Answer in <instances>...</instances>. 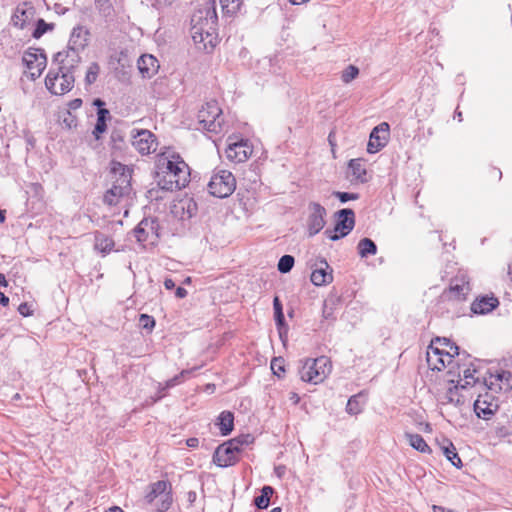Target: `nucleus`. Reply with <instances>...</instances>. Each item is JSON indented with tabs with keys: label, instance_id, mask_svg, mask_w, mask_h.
Listing matches in <instances>:
<instances>
[{
	"label": "nucleus",
	"instance_id": "f257e3e1",
	"mask_svg": "<svg viewBox=\"0 0 512 512\" xmlns=\"http://www.w3.org/2000/svg\"><path fill=\"white\" fill-rule=\"evenodd\" d=\"M157 183L165 191L180 190L190 181V169L174 152H164L157 160Z\"/></svg>",
	"mask_w": 512,
	"mask_h": 512
},
{
	"label": "nucleus",
	"instance_id": "f03ea898",
	"mask_svg": "<svg viewBox=\"0 0 512 512\" xmlns=\"http://www.w3.org/2000/svg\"><path fill=\"white\" fill-rule=\"evenodd\" d=\"M111 173L115 179L112 187L104 195V202L116 205L122 197L129 195L131 191V173L129 168L119 162H113Z\"/></svg>",
	"mask_w": 512,
	"mask_h": 512
},
{
	"label": "nucleus",
	"instance_id": "7ed1b4c3",
	"mask_svg": "<svg viewBox=\"0 0 512 512\" xmlns=\"http://www.w3.org/2000/svg\"><path fill=\"white\" fill-rule=\"evenodd\" d=\"M331 371L330 360L321 356L316 359H305L299 369V376L302 381L319 384L324 381Z\"/></svg>",
	"mask_w": 512,
	"mask_h": 512
},
{
	"label": "nucleus",
	"instance_id": "20e7f679",
	"mask_svg": "<svg viewBox=\"0 0 512 512\" xmlns=\"http://www.w3.org/2000/svg\"><path fill=\"white\" fill-rule=\"evenodd\" d=\"M217 20L216 11L213 7H205L195 12L191 18L192 38L195 43H202L205 38L211 36L209 29L213 28Z\"/></svg>",
	"mask_w": 512,
	"mask_h": 512
},
{
	"label": "nucleus",
	"instance_id": "39448f33",
	"mask_svg": "<svg viewBox=\"0 0 512 512\" xmlns=\"http://www.w3.org/2000/svg\"><path fill=\"white\" fill-rule=\"evenodd\" d=\"M249 438V435L234 438L218 446L213 455V462L220 467L234 465L239 460L242 445H247Z\"/></svg>",
	"mask_w": 512,
	"mask_h": 512
},
{
	"label": "nucleus",
	"instance_id": "423d86ee",
	"mask_svg": "<svg viewBox=\"0 0 512 512\" xmlns=\"http://www.w3.org/2000/svg\"><path fill=\"white\" fill-rule=\"evenodd\" d=\"M198 129L206 130L213 133L222 131V111L218 103L214 100L206 102L197 114Z\"/></svg>",
	"mask_w": 512,
	"mask_h": 512
},
{
	"label": "nucleus",
	"instance_id": "0eeeda50",
	"mask_svg": "<svg viewBox=\"0 0 512 512\" xmlns=\"http://www.w3.org/2000/svg\"><path fill=\"white\" fill-rule=\"evenodd\" d=\"M236 188V180L233 174L227 170L216 171L209 183V193L218 198H226L230 196Z\"/></svg>",
	"mask_w": 512,
	"mask_h": 512
},
{
	"label": "nucleus",
	"instance_id": "6e6552de",
	"mask_svg": "<svg viewBox=\"0 0 512 512\" xmlns=\"http://www.w3.org/2000/svg\"><path fill=\"white\" fill-rule=\"evenodd\" d=\"M74 75L67 72L49 71L45 79L47 89L55 95H63L69 92L74 85Z\"/></svg>",
	"mask_w": 512,
	"mask_h": 512
},
{
	"label": "nucleus",
	"instance_id": "1a4fd4ad",
	"mask_svg": "<svg viewBox=\"0 0 512 512\" xmlns=\"http://www.w3.org/2000/svg\"><path fill=\"white\" fill-rule=\"evenodd\" d=\"M338 221L333 230H325V235L332 241L339 240L348 235L354 228V212L351 209H342L338 211Z\"/></svg>",
	"mask_w": 512,
	"mask_h": 512
},
{
	"label": "nucleus",
	"instance_id": "9d476101",
	"mask_svg": "<svg viewBox=\"0 0 512 512\" xmlns=\"http://www.w3.org/2000/svg\"><path fill=\"white\" fill-rule=\"evenodd\" d=\"M227 143L226 157L235 163L245 162L253 152L252 146L247 140L229 137Z\"/></svg>",
	"mask_w": 512,
	"mask_h": 512
},
{
	"label": "nucleus",
	"instance_id": "9b49d317",
	"mask_svg": "<svg viewBox=\"0 0 512 512\" xmlns=\"http://www.w3.org/2000/svg\"><path fill=\"white\" fill-rule=\"evenodd\" d=\"M389 135L390 127L387 122H382L374 127L370 133L367 151L371 154L380 151L388 143Z\"/></svg>",
	"mask_w": 512,
	"mask_h": 512
},
{
	"label": "nucleus",
	"instance_id": "f8f14e48",
	"mask_svg": "<svg viewBox=\"0 0 512 512\" xmlns=\"http://www.w3.org/2000/svg\"><path fill=\"white\" fill-rule=\"evenodd\" d=\"M453 362L451 351H445L431 344L427 350V363L433 370L441 371Z\"/></svg>",
	"mask_w": 512,
	"mask_h": 512
},
{
	"label": "nucleus",
	"instance_id": "ddd939ff",
	"mask_svg": "<svg viewBox=\"0 0 512 512\" xmlns=\"http://www.w3.org/2000/svg\"><path fill=\"white\" fill-rule=\"evenodd\" d=\"M308 208L307 230L309 236H314L319 233L325 225L326 210L317 202H311Z\"/></svg>",
	"mask_w": 512,
	"mask_h": 512
},
{
	"label": "nucleus",
	"instance_id": "4468645a",
	"mask_svg": "<svg viewBox=\"0 0 512 512\" xmlns=\"http://www.w3.org/2000/svg\"><path fill=\"white\" fill-rule=\"evenodd\" d=\"M138 242L153 244L159 237L158 224L152 218H144L133 230Z\"/></svg>",
	"mask_w": 512,
	"mask_h": 512
},
{
	"label": "nucleus",
	"instance_id": "2eb2a0df",
	"mask_svg": "<svg viewBox=\"0 0 512 512\" xmlns=\"http://www.w3.org/2000/svg\"><path fill=\"white\" fill-rule=\"evenodd\" d=\"M80 51L68 48L58 52L55 55V62L58 64L60 72L74 73V70L78 67L81 57Z\"/></svg>",
	"mask_w": 512,
	"mask_h": 512
},
{
	"label": "nucleus",
	"instance_id": "dca6fc26",
	"mask_svg": "<svg viewBox=\"0 0 512 512\" xmlns=\"http://www.w3.org/2000/svg\"><path fill=\"white\" fill-rule=\"evenodd\" d=\"M22 61L27 68V72L33 79L39 77L46 67L45 55L37 51L25 52Z\"/></svg>",
	"mask_w": 512,
	"mask_h": 512
},
{
	"label": "nucleus",
	"instance_id": "f3484780",
	"mask_svg": "<svg viewBox=\"0 0 512 512\" xmlns=\"http://www.w3.org/2000/svg\"><path fill=\"white\" fill-rule=\"evenodd\" d=\"M133 146L142 155L156 151L157 143L154 134L148 130H140L133 135Z\"/></svg>",
	"mask_w": 512,
	"mask_h": 512
},
{
	"label": "nucleus",
	"instance_id": "a211bd4d",
	"mask_svg": "<svg viewBox=\"0 0 512 512\" xmlns=\"http://www.w3.org/2000/svg\"><path fill=\"white\" fill-rule=\"evenodd\" d=\"M498 405L493 402V397L486 393L479 395L474 402V411L479 418L489 419L497 410Z\"/></svg>",
	"mask_w": 512,
	"mask_h": 512
},
{
	"label": "nucleus",
	"instance_id": "6ab92c4d",
	"mask_svg": "<svg viewBox=\"0 0 512 512\" xmlns=\"http://www.w3.org/2000/svg\"><path fill=\"white\" fill-rule=\"evenodd\" d=\"M89 35L88 29L84 26L79 25L73 28L67 47L78 51L84 50L88 44Z\"/></svg>",
	"mask_w": 512,
	"mask_h": 512
},
{
	"label": "nucleus",
	"instance_id": "aec40b11",
	"mask_svg": "<svg viewBox=\"0 0 512 512\" xmlns=\"http://www.w3.org/2000/svg\"><path fill=\"white\" fill-rule=\"evenodd\" d=\"M137 66L144 78H152L160 67L158 60L151 54L142 55L137 61Z\"/></svg>",
	"mask_w": 512,
	"mask_h": 512
},
{
	"label": "nucleus",
	"instance_id": "412c9836",
	"mask_svg": "<svg viewBox=\"0 0 512 512\" xmlns=\"http://www.w3.org/2000/svg\"><path fill=\"white\" fill-rule=\"evenodd\" d=\"M170 487L169 483L166 481H157L151 485V491L148 493L146 498L149 502L154 501L157 497L161 496L163 498V506L165 509L168 508L169 502L166 503V500L169 497V493L167 492Z\"/></svg>",
	"mask_w": 512,
	"mask_h": 512
},
{
	"label": "nucleus",
	"instance_id": "4be33fe9",
	"mask_svg": "<svg viewBox=\"0 0 512 512\" xmlns=\"http://www.w3.org/2000/svg\"><path fill=\"white\" fill-rule=\"evenodd\" d=\"M322 266L315 269L311 274V282L316 286L327 285L332 282L333 276L327 269L329 265L326 260L321 261Z\"/></svg>",
	"mask_w": 512,
	"mask_h": 512
},
{
	"label": "nucleus",
	"instance_id": "5701e85b",
	"mask_svg": "<svg viewBox=\"0 0 512 512\" xmlns=\"http://www.w3.org/2000/svg\"><path fill=\"white\" fill-rule=\"evenodd\" d=\"M498 303L499 302L495 297H483L472 303L471 310L475 314H486L496 308Z\"/></svg>",
	"mask_w": 512,
	"mask_h": 512
},
{
	"label": "nucleus",
	"instance_id": "b1692460",
	"mask_svg": "<svg viewBox=\"0 0 512 512\" xmlns=\"http://www.w3.org/2000/svg\"><path fill=\"white\" fill-rule=\"evenodd\" d=\"M469 291L470 285L464 276L456 277L451 281L450 292L453 293L456 297L460 298L465 296Z\"/></svg>",
	"mask_w": 512,
	"mask_h": 512
},
{
	"label": "nucleus",
	"instance_id": "393cba45",
	"mask_svg": "<svg viewBox=\"0 0 512 512\" xmlns=\"http://www.w3.org/2000/svg\"><path fill=\"white\" fill-rule=\"evenodd\" d=\"M365 400L362 394L353 395L346 405V412L350 415H358L363 411Z\"/></svg>",
	"mask_w": 512,
	"mask_h": 512
},
{
	"label": "nucleus",
	"instance_id": "a878e982",
	"mask_svg": "<svg viewBox=\"0 0 512 512\" xmlns=\"http://www.w3.org/2000/svg\"><path fill=\"white\" fill-rule=\"evenodd\" d=\"M113 247L114 241L112 238L102 233H97L95 235V249L101 252L103 255L109 253Z\"/></svg>",
	"mask_w": 512,
	"mask_h": 512
},
{
	"label": "nucleus",
	"instance_id": "bb28decb",
	"mask_svg": "<svg viewBox=\"0 0 512 512\" xmlns=\"http://www.w3.org/2000/svg\"><path fill=\"white\" fill-rule=\"evenodd\" d=\"M109 116V111L105 108H99L97 112V122L93 130V135L96 139H99L100 134L106 131L107 125L106 120Z\"/></svg>",
	"mask_w": 512,
	"mask_h": 512
},
{
	"label": "nucleus",
	"instance_id": "cd10ccee",
	"mask_svg": "<svg viewBox=\"0 0 512 512\" xmlns=\"http://www.w3.org/2000/svg\"><path fill=\"white\" fill-rule=\"evenodd\" d=\"M405 437L408 440L409 444L417 451L422 453L430 452V447L428 446V444L421 435L406 433Z\"/></svg>",
	"mask_w": 512,
	"mask_h": 512
},
{
	"label": "nucleus",
	"instance_id": "c85d7f7f",
	"mask_svg": "<svg viewBox=\"0 0 512 512\" xmlns=\"http://www.w3.org/2000/svg\"><path fill=\"white\" fill-rule=\"evenodd\" d=\"M233 425V414L228 411H223L219 416V427L222 435H228L233 430Z\"/></svg>",
	"mask_w": 512,
	"mask_h": 512
},
{
	"label": "nucleus",
	"instance_id": "c756f323",
	"mask_svg": "<svg viewBox=\"0 0 512 512\" xmlns=\"http://www.w3.org/2000/svg\"><path fill=\"white\" fill-rule=\"evenodd\" d=\"M359 255L364 258L368 255H375L377 253L376 244L369 238H363L358 243Z\"/></svg>",
	"mask_w": 512,
	"mask_h": 512
},
{
	"label": "nucleus",
	"instance_id": "7c9ffc66",
	"mask_svg": "<svg viewBox=\"0 0 512 512\" xmlns=\"http://www.w3.org/2000/svg\"><path fill=\"white\" fill-rule=\"evenodd\" d=\"M447 445L443 446V453L446 458L452 463L453 466L460 468L462 466V461L456 452V448L452 442L446 440Z\"/></svg>",
	"mask_w": 512,
	"mask_h": 512
},
{
	"label": "nucleus",
	"instance_id": "2f4dec72",
	"mask_svg": "<svg viewBox=\"0 0 512 512\" xmlns=\"http://www.w3.org/2000/svg\"><path fill=\"white\" fill-rule=\"evenodd\" d=\"M349 169L351 171L352 176L360 180L361 182L366 181L365 175H366V169L360 159H352L349 162Z\"/></svg>",
	"mask_w": 512,
	"mask_h": 512
},
{
	"label": "nucleus",
	"instance_id": "473e14b6",
	"mask_svg": "<svg viewBox=\"0 0 512 512\" xmlns=\"http://www.w3.org/2000/svg\"><path fill=\"white\" fill-rule=\"evenodd\" d=\"M475 369L466 368L463 370V377L458 380L455 389L461 388L466 389L469 386H472L476 383V378L474 377Z\"/></svg>",
	"mask_w": 512,
	"mask_h": 512
},
{
	"label": "nucleus",
	"instance_id": "72a5a7b5",
	"mask_svg": "<svg viewBox=\"0 0 512 512\" xmlns=\"http://www.w3.org/2000/svg\"><path fill=\"white\" fill-rule=\"evenodd\" d=\"M273 494V488L264 486L261 490V495L254 499V503L259 509H266L269 505L270 496Z\"/></svg>",
	"mask_w": 512,
	"mask_h": 512
},
{
	"label": "nucleus",
	"instance_id": "f704fd0d",
	"mask_svg": "<svg viewBox=\"0 0 512 512\" xmlns=\"http://www.w3.org/2000/svg\"><path fill=\"white\" fill-rule=\"evenodd\" d=\"M33 14L32 8L22 9L18 7L13 16V22L16 26L24 28L27 19Z\"/></svg>",
	"mask_w": 512,
	"mask_h": 512
},
{
	"label": "nucleus",
	"instance_id": "c9c22d12",
	"mask_svg": "<svg viewBox=\"0 0 512 512\" xmlns=\"http://www.w3.org/2000/svg\"><path fill=\"white\" fill-rule=\"evenodd\" d=\"M496 380L500 382L499 389L504 391L512 390V374L509 371H502L496 375Z\"/></svg>",
	"mask_w": 512,
	"mask_h": 512
},
{
	"label": "nucleus",
	"instance_id": "e433bc0d",
	"mask_svg": "<svg viewBox=\"0 0 512 512\" xmlns=\"http://www.w3.org/2000/svg\"><path fill=\"white\" fill-rule=\"evenodd\" d=\"M431 344H434V346H438L440 347L441 349H444L445 351H451V354H453V357L455 355H458L459 352V348L458 346H456L454 343H452L449 339L447 338H436L435 341H432Z\"/></svg>",
	"mask_w": 512,
	"mask_h": 512
},
{
	"label": "nucleus",
	"instance_id": "4c0bfd02",
	"mask_svg": "<svg viewBox=\"0 0 512 512\" xmlns=\"http://www.w3.org/2000/svg\"><path fill=\"white\" fill-rule=\"evenodd\" d=\"M54 24H48L43 19H38L36 28L34 29L32 36L39 39L47 31L53 30Z\"/></svg>",
	"mask_w": 512,
	"mask_h": 512
},
{
	"label": "nucleus",
	"instance_id": "58836bf2",
	"mask_svg": "<svg viewBox=\"0 0 512 512\" xmlns=\"http://www.w3.org/2000/svg\"><path fill=\"white\" fill-rule=\"evenodd\" d=\"M294 265V257L291 255H283L278 262V270L281 273H288Z\"/></svg>",
	"mask_w": 512,
	"mask_h": 512
},
{
	"label": "nucleus",
	"instance_id": "ea45409f",
	"mask_svg": "<svg viewBox=\"0 0 512 512\" xmlns=\"http://www.w3.org/2000/svg\"><path fill=\"white\" fill-rule=\"evenodd\" d=\"M220 3L227 14H235L241 6V0H220Z\"/></svg>",
	"mask_w": 512,
	"mask_h": 512
},
{
	"label": "nucleus",
	"instance_id": "a19ab883",
	"mask_svg": "<svg viewBox=\"0 0 512 512\" xmlns=\"http://www.w3.org/2000/svg\"><path fill=\"white\" fill-rule=\"evenodd\" d=\"M358 75L359 69L354 65H349L343 70L341 80L347 84L356 79Z\"/></svg>",
	"mask_w": 512,
	"mask_h": 512
},
{
	"label": "nucleus",
	"instance_id": "79ce46f5",
	"mask_svg": "<svg viewBox=\"0 0 512 512\" xmlns=\"http://www.w3.org/2000/svg\"><path fill=\"white\" fill-rule=\"evenodd\" d=\"M191 373V370H182L178 375L166 381L165 386L161 388L160 393L168 388H172L183 381V378Z\"/></svg>",
	"mask_w": 512,
	"mask_h": 512
},
{
	"label": "nucleus",
	"instance_id": "37998d69",
	"mask_svg": "<svg viewBox=\"0 0 512 512\" xmlns=\"http://www.w3.org/2000/svg\"><path fill=\"white\" fill-rule=\"evenodd\" d=\"M99 71L100 67L97 63L94 62L90 64L85 76V81L88 85H91L96 81Z\"/></svg>",
	"mask_w": 512,
	"mask_h": 512
},
{
	"label": "nucleus",
	"instance_id": "c03bdc74",
	"mask_svg": "<svg viewBox=\"0 0 512 512\" xmlns=\"http://www.w3.org/2000/svg\"><path fill=\"white\" fill-rule=\"evenodd\" d=\"M273 308H274V316L275 321L278 326L283 325L284 323V314L282 310V304L278 297H275L273 300Z\"/></svg>",
	"mask_w": 512,
	"mask_h": 512
},
{
	"label": "nucleus",
	"instance_id": "a18cd8bd",
	"mask_svg": "<svg viewBox=\"0 0 512 512\" xmlns=\"http://www.w3.org/2000/svg\"><path fill=\"white\" fill-rule=\"evenodd\" d=\"M271 370L276 376L281 377L285 372L284 359L281 357L273 358L271 361Z\"/></svg>",
	"mask_w": 512,
	"mask_h": 512
},
{
	"label": "nucleus",
	"instance_id": "49530a36",
	"mask_svg": "<svg viewBox=\"0 0 512 512\" xmlns=\"http://www.w3.org/2000/svg\"><path fill=\"white\" fill-rule=\"evenodd\" d=\"M140 324L144 329L151 330L155 326V320L147 314H142L140 316Z\"/></svg>",
	"mask_w": 512,
	"mask_h": 512
},
{
	"label": "nucleus",
	"instance_id": "de8ad7c7",
	"mask_svg": "<svg viewBox=\"0 0 512 512\" xmlns=\"http://www.w3.org/2000/svg\"><path fill=\"white\" fill-rule=\"evenodd\" d=\"M342 203H345L349 200L358 199V194L347 193V192H334L333 193Z\"/></svg>",
	"mask_w": 512,
	"mask_h": 512
},
{
	"label": "nucleus",
	"instance_id": "09e8293b",
	"mask_svg": "<svg viewBox=\"0 0 512 512\" xmlns=\"http://www.w3.org/2000/svg\"><path fill=\"white\" fill-rule=\"evenodd\" d=\"M18 311L23 316H30L32 315L33 311L31 310L30 306L27 303H22L18 307Z\"/></svg>",
	"mask_w": 512,
	"mask_h": 512
},
{
	"label": "nucleus",
	"instance_id": "8fccbe9b",
	"mask_svg": "<svg viewBox=\"0 0 512 512\" xmlns=\"http://www.w3.org/2000/svg\"><path fill=\"white\" fill-rule=\"evenodd\" d=\"M174 0H153V6L159 8L169 6Z\"/></svg>",
	"mask_w": 512,
	"mask_h": 512
},
{
	"label": "nucleus",
	"instance_id": "3c124183",
	"mask_svg": "<svg viewBox=\"0 0 512 512\" xmlns=\"http://www.w3.org/2000/svg\"><path fill=\"white\" fill-rule=\"evenodd\" d=\"M81 105H82V100L79 98H76L69 102V108L73 109V110L80 108Z\"/></svg>",
	"mask_w": 512,
	"mask_h": 512
},
{
	"label": "nucleus",
	"instance_id": "603ef678",
	"mask_svg": "<svg viewBox=\"0 0 512 512\" xmlns=\"http://www.w3.org/2000/svg\"><path fill=\"white\" fill-rule=\"evenodd\" d=\"M175 295L180 299L185 298L187 296V290L182 287H178L175 291Z\"/></svg>",
	"mask_w": 512,
	"mask_h": 512
},
{
	"label": "nucleus",
	"instance_id": "864d4df0",
	"mask_svg": "<svg viewBox=\"0 0 512 512\" xmlns=\"http://www.w3.org/2000/svg\"><path fill=\"white\" fill-rule=\"evenodd\" d=\"M164 286L167 290H172L175 288V282L171 278H166L164 280Z\"/></svg>",
	"mask_w": 512,
	"mask_h": 512
},
{
	"label": "nucleus",
	"instance_id": "5fc2aeb1",
	"mask_svg": "<svg viewBox=\"0 0 512 512\" xmlns=\"http://www.w3.org/2000/svg\"><path fill=\"white\" fill-rule=\"evenodd\" d=\"M198 443H199V440H198L197 438H194V437L189 438V439H187V441H186L187 446H188V447H190V448H195V447H197V446H198Z\"/></svg>",
	"mask_w": 512,
	"mask_h": 512
},
{
	"label": "nucleus",
	"instance_id": "6e6d98bb",
	"mask_svg": "<svg viewBox=\"0 0 512 512\" xmlns=\"http://www.w3.org/2000/svg\"><path fill=\"white\" fill-rule=\"evenodd\" d=\"M289 400L293 403V404H298L299 401H300V397L297 393L295 392H290L289 393Z\"/></svg>",
	"mask_w": 512,
	"mask_h": 512
},
{
	"label": "nucleus",
	"instance_id": "4d7b16f0",
	"mask_svg": "<svg viewBox=\"0 0 512 512\" xmlns=\"http://www.w3.org/2000/svg\"><path fill=\"white\" fill-rule=\"evenodd\" d=\"M8 303H9V298L3 292H0V304L3 306H7Z\"/></svg>",
	"mask_w": 512,
	"mask_h": 512
},
{
	"label": "nucleus",
	"instance_id": "13d9d810",
	"mask_svg": "<svg viewBox=\"0 0 512 512\" xmlns=\"http://www.w3.org/2000/svg\"><path fill=\"white\" fill-rule=\"evenodd\" d=\"M433 512H454V511H453V510H451V509H446V508H444V507H442V506H436V505H434V506H433Z\"/></svg>",
	"mask_w": 512,
	"mask_h": 512
},
{
	"label": "nucleus",
	"instance_id": "bf43d9fd",
	"mask_svg": "<svg viewBox=\"0 0 512 512\" xmlns=\"http://www.w3.org/2000/svg\"><path fill=\"white\" fill-rule=\"evenodd\" d=\"M0 285L3 287H6L8 285L5 275L2 273H0Z\"/></svg>",
	"mask_w": 512,
	"mask_h": 512
},
{
	"label": "nucleus",
	"instance_id": "052dcab7",
	"mask_svg": "<svg viewBox=\"0 0 512 512\" xmlns=\"http://www.w3.org/2000/svg\"><path fill=\"white\" fill-rule=\"evenodd\" d=\"M106 512H124L121 508L115 506V507H112L110 508L108 511Z\"/></svg>",
	"mask_w": 512,
	"mask_h": 512
},
{
	"label": "nucleus",
	"instance_id": "680f3d73",
	"mask_svg": "<svg viewBox=\"0 0 512 512\" xmlns=\"http://www.w3.org/2000/svg\"><path fill=\"white\" fill-rule=\"evenodd\" d=\"M94 104L97 105V106H101L103 104V102L100 99H96L94 101Z\"/></svg>",
	"mask_w": 512,
	"mask_h": 512
},
{
	"label": "nucleus",
	"instance_id": "e2e57ef3",
	"mask_svg": "<svg viewBox=\"0 0 512 512\" xmlns=\"http://www.w3.org/2000/svg\"><path fill=\"white\" fill-rule=\"evenodd\" d=\"M5 217L2 211H0V223L4 221Z\"/></svg>",
	"mask_w": 512,
	"mask_h": 512
},
{
	"label": "nucleus",
	"instance_id": "0e129e2a",
	"mask_svg": "<svg viewBox=\"0 0 512 512\" xmlns=\"http://www.w3.org/2000/svg\"><path fill=\"white\" fill-rule=\"evenodd\" d=\"M270 512H281L280 507L273 508Z\"/></svg>",
	"mask_w": 512,
	"mask_h": 512
},
{
	"label": "nucleus",
	"instance_id": "69168bd1",
	"mask_svg": "<svg viewBox=\"0 0 512 512\" xmlns=\"http://www.w3.org/2000/svg\"><path fill=\"white\" fill-rule=\"evenodd\" d=\"M163 396H164L163 394H159V395L157 396V398H155V399L153 400V402H156L157 400L161 399Z\"/></svg>",
	"mask_w": 512,
	"mask_h": 512
},
{
	"label": "nucleus",
	"instance_id": "338daca9",
	"mask_svg": "<svg viewBox=\"0 0 512 512\" xmlns=\"http://www.w3.org/2000/svg\"><path fill=\"white\" fill-rule=\"evenodd\" d=\"M14 399H20V395L19 394H15Z\"/></svg>",
	"mask_w": 512,
	"mask_h": 512
},
{
	"label": "nucleus",
	"instance_id": "774afa93",
	"mask_svg": "<svg viewBox=\"0 0 512 512\" xmlns=\"http://www.w3.org/2000/svg\"><path fill=\"white\" fill-rule=\"evenodd\" d=\"M457 115H458V117H459V120L461 121V117H462L461 112H458V114H457Z\"/></svg>",
	"mask_w": 512,
	"mask_h": 512
}]
</instances>
